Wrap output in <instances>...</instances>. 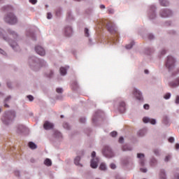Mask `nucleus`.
I'll return each instance as SVG.
<instances>
[{
    "label": "nucleus",
    "mask_w": 179,
    "mask_h": 179,
    "mask_svg": "<svg viewBox=\"0 0 179 179\" xmlns=\"http://www.w3.org/2000/svg\"><path fill=\"white\" fill-rule=\"evenodd\" d=\"M5 22L9 24H15V23H17V18L13 13H10L5 17Z\"/></svg>",
    "instance_id": "nucleus-1"
},
{
    "label": "nucleus",
    "mask_w": 179,
    "mask_h": 179,
    "mask_svg": "<svg viewBox=\"0 0 179 179\" xmlns=\"http://www.w3.org/2000/svg\"><path fill=\"white\" fill-rule=\"evenodd\" d=\"M102 153L105 157H114V152H113V150H111V148L108 145L104 146Z\"/></svg>",
    "instance_id": "nucleus-2"
},
{
    "label": "nucleus",
    "mask_w": 179,
    "mask_h": 179,
    "mask_svg": "<svg viewBox=\"0 0 179 179\" xmlns=\"http://www.w3.org/2000/svg\"><path fill=\"white\" fill-rule=\"evenodd\" d=\"M175 63H176V60L174 59V58H173V57L169 56L167 57L166 66L169 69V71H171V69H173V68H174Z\"/></svg>",
    "instance_id": "nucleus-3"
},
{
    "label": "nucleus",
    "mask_w": 179,
    "mask_h": 179,
    "mask_svg": "<svg viewBox=\"0 0 179 179\" xmlns=\"http://www.w3.org/2000/svg\"><path fill=\"white\" fill-rule=\"evenodd\" d=\"M92 159L91 160V167H92V169H97L99 159L95 158L96 157V152L93 151L92 152Z\"/></svg>",
    "instance_id": "nucleus-4"
},
{
    "label": "nucleus",
    "mask_w": 179,
    "mask_h": 179,
    "mask_svg": "<svg viewBox=\"0 0 179 179\" xmlns=\"http://www.w3.org/2000/svg\"><path fill=\"white\" fill-rule=\"evenodd\" d=\"M106 26L108 27V31H110V33H111V34H114L117 33V27H115V24H114V23L109 22H108Z\"/></svg>",
    "instance_id": "nucleus-5"
},
{
    "label": "nucleus",
    "mask_w": 179,
    "mask_h": 179,
    "mask_svg": "<svg viewBox=\"0 0 179 179\" xmlns=\"http://www.w3.org/2000/svg\"><path fill=\"white\" fill-rule=\"evenodd\" d=\"M35 51L38 54V55H41V57H44L45 55V50L44 48L40 45L35 47Z\"/></svg>",
    "instance_id": "nucleus-6"
},
{
    "label": "nucleus",
    "mask_w": 179,
    "mask_h": 179,
    "mask_svg": "<svg viewBox=\"0 0 179 179\" xmlns=\"http://www.w3.org/2000/svg\"><path fill=\"white\" fill-rule=\"evenodd\" d=\"M172 13L170 10H162L160 12V15L162 17H169V16H171Z\"/></svg>",
    "instance_id": "nucleus-7"
},
{
    "label": "nucleus",
    "mask_w": 179,
    "mask_h": 179,
    "mask_svg": "<svg viewBox=\"0 0 179 179\" xmlns=\"http://www.w3.org/2000/svg\"><path fill=\"white\" fill-rule=\"evenodd\" d=\"M138 159H140V164L141 166H145V155L142 153L137 154Z\"/></svg>",
    "instance_id": "nucleus-8"
},
{
    "label": "nucleus",
    "mask_w": 179,
    "mask_h": 179,
    "mask_svg": "<svg viewBox=\"0 0 179 179\" xmlns=\"http://www.w3.org/2000/svg\"><path fill=\"white\" fill-rule=\"evenodd\" d=\"M143 122H145V124H148V122H150L152 125H155V124H156V120L150 119L146 117L143 118Z\"/></svg>",
    "instance_id": "nucleus-9"
},
{
    "label": "nucleus",
    "mask_w": 179,
    "mask_h": 179,
    "mask_svg": "<svg viewBox=\"0 0 179 179\" xmlns=\"http://www.w3.org/2000/svg\"><path fill=\"white\" fill-rule=\"evenodd\" d=\"M43 128L45 129H52V128H54V124L48 121H46L43 124Z\"/></svg>",
    "instance_id": "nucleus-10"
},
{
    "label": "nucleus",
    "mask_w": 179,
    "mask_h": 179,
    "mask_svg": "<svg viewBox=\"0 0 179 179\" xmlns=\"http://www.w3.org/2000/svg\"><path fill=\"white\" fill-rule=\"evenodd\" d=\"M133 94L138 100H142V94H141V92H139V90L134 89Z\"/></svg>",
    "instance_id": "nucleus-11"
},
{
    "label": "nucleus",
    "mask_w": 179,
    "mask_h": 179,
    "mask_svg": "<svg viewBox=\"0 0 179 179\" xmlns=\"http://www.w3.org/2000/svg\"><path fill=\"white\" fill-rule=\"evenodd\" d=\"M64 34L67 37L72 36V28L71 27H67L64 29Z\"/></svg>",
    "instance_id": "nucleus-12"
},
{
    "label": "nucleus",
    "mask_w": 179,
    "mask_h": 179,
    "mask_svg": "<svg viewBox=\"0 0 179 179\" xmlns=\"http://www.w3.org/2000/svg\"><path fill=\"white\" fill-rule=\"evenodd\" d=\"M80 162V157L78 156L74 159V164L76 166H79L80 167H82V164L79 163Z\"/></svg>",
    "instance_id": "nucleus-13"
},
{
    "label": "nucleus",
    "mask_w": 179,
    "mask_h": 179,
    "mask_svg": "<svg viewBox=\"0 0 179 179\" xmlns=\"http://www.w3.org/2000/svg\"><path fill=\"white\" fill-rule=\"evenodd\" d=\"M120 113L125 112V102L122 101L120 103Z\"/></svg>",
    "instance_id": "nucleus-14"
},
{
    "label": "nucleus",
    "mask_w": 179,
    "mask_h": 179,
    "mask_svg": "<svg viewBox=\"0 0 179 179\" xmlns=\"http://www.w3.org/2000/svg\"><path fill=\"white\" fill-rule=\"evenodd\" d=\"M45 166H47L48 167H50V166H52V162H51V159L47 158L44 161Z\"/></svg>",
    "instance_id": "nucleus-15"
},
{
    "label": "nucleus",
    "mask_w": 179,
    "mask_h": 179,
    "mask_svg": "<svg viewBox=\"0 0 179 179\" xmlns=\"http://www.w3.org/2000/svg\"><path fill=\"white\" fill-rule=\"evenodd\" d=\"M10 46L15 50V51H19V45L16 43H10Z\"/></svg>",
    "instance_id": "nucleus-16"
},
{
    "label": "nucleus",
    "mask_w": 179,
    "mask_h": 179,
    "mask_svg": "<svg viewBox=\"0 0 179 179\" xmlns=\"http://www.w3.org/2000/svg\"><path fill=\"white\" fill-rule=\"evenodd\" d=\"M29 147L30 148V149H32V150L37 149V145H36L33 142L29 143Z\"/></svg>",
    "instance_id": "nucleus-17"
},
{
    "label": "nucleus",
    "mask_w": 179,
    "mask_h": 179,
    "mask_svg": "<svg viewBox=\"0 0 179 179\" xmlns=\"http://www.w3.org/2000/svg\"><path fill=\"white\" fill-rule=\"evenodd\" d=\"M159 2L162 6H169V1L166 0H160Z\"/></svg>",
    "instance_id": "nucleus-18"
},
{
    "label": "nucleus",
    "mask_w": 179,
    "mask_h": 179,
    "mask_svg": "<svg viewBox=\"0 0 179 179\" xmlns=\"http://www.w3.org/2000/svg\"><path fill=\"white\" fill-rule=\"evenodd\" d=\"M60 73L63 76H65V75H66V69L65 67H61L60 68Z\"/></svg>",
    "instance_id": "nucleus-19"
},
{
    "label": "nucleus",
    "mask_w": 179,
    "mask_h": 179,
    "mask_svg": "<svg viewBox=\"0 0 179 179\" xmlns=\"http://www.w3.org/2000/svg\"><path fill=\"white\" fill-rule=\"evenodd\" d=\"M159 179H166V173H164V170L160 171Z\"/></svg>",
    "instance_id": "nucleus-20"
},
{
    "label": "nucleus",
    "mask_w": 179,
    "mask_h": 179,
    "mask_svg": "<svg viewBox=\"0 0 179 179\" xmlns=\"http://www.w3.org/2000/svg\"><path fill=\"white\" fill-rule=\"evenodd\" d=\"M122 149L123 152H127L128 150H132V148H131L128 145H124Z\"/></svg>",
    "instance_id": "nucleus-21"
},
{
    "label": "nucleus",
    "mask_w": 179,
    "mask_h": 179,
    "mask_svg": "<svg viewBox=\"0 0 179 179\" xmlns=\"http://www.w3.org/2000/svg\"><path fill=\"white\" fill-rule=\"evenodd\" d=\"M146 134V129H143L138 131L139 136H143Z\"/></svg>",
    "instance_id": "nucleus-22"
},
{
    "label": "nucleus",
    "mask_w": 179,
    "mask_h": 179,
    "mask_svg": "<svg viewBox=\"0 0 179 179\" xmlns=\"http://www.w3.org/2000/svg\"><path fill=\"white\" fill-rule=\"evenodd\" d=\"M107 169V166H106V164L104 163H101L99 166V170H106Z\"/></svg>",
    "instance_id": "nucleus-23"
},
{
    "label": "nucleus",
    "mask_w": 179,
    "mask_h": 179,
    "mask_svg": "<svg viewBox=\"0 0 179 179\" xmlns=\"http://www.w3.org/2000/svg\"><path fill=\"white\" fill-rule=\"evenodd\" d=\"M9 100H10V96H8L5 100H4V107L6 108H8L9 107V105L8 104H6V103H8V101H9Z\"/></svg>",
    "instance_id": "nucleus-24"
},
{
    "label": "nucleus",
    "mask_w": 179,
    "mask_h": 179,
    "mask_svg": "<svg viewBox=\"0 0 179 179\" xmlns=\"http://www.w3.org/2000/svg\"><path fill=\"white\" fill-rule=\"evenodd\" d=\"M134 42H131L130 44L126 45V48L127 50H131V48H132V47L134 46Z\"/></svg>",
    "instance_id": "nucleus-25"
},
{
    "label": "nucleus",
    "mask_w": 179,
    "mask_h": 179,
    "mask_svg": "<svg viewBox=\"0 0 179 179\" xmlns=\"http://www.w3.org/2000/svg\"><path fill=\"white\" fill-rule=\"evenodd\" d=\"M164 99H166V100H169V99H170V97H171V94H170V93H167V94H166L165 95H164Z\"/></svg>",
    "instance_id": "nucleus-26"
},
{
    "label": "nucleus",
    "mask_w": 179,
    "mask_h": 179,
    "mask_svg": "<svg viewBox=\"0 0 179 179\" xmlns=\"http://www.w3.org/2000/svg\"><path fill=\"white\" fill-rule=\"evenodd\" d=\"M24 125H23V124H20L19 126H18V129H19V131H23V129H24Z\"/></svg>",
    "instance_id": "nucleus-27"
},
{
    "label": "nucleus",
    "mask_w": 179,
    "mask_h": 179,
    "mask_svg": "<svg viewBox=\"0 0 179 179\" xmlns=\"http://www.w3.org/2000/svg\"><path fill=\"white\" fill-rule=\"evenodd\" d=\"M85 34L86 37H89V29L87 28L85 29Z\"/></svg>",
    "instance_id": "nucleus-28"
},
{
    "label": "nucleus",
    "mask_w": 179,
    "mask_h": 179,
    "mask_svg": "<svg viewBox=\"0 0 179 179\" xmlns=\"http://www.w3.org/2000/svg\"><path fill=\"white\" fill-rule=\"evenodd\" d=\"M117 135V131H112L110 133V136H112V138H115V136Z\"/></svg>",
    "instance_id": "nucleus-29"
},
{
    "label": "nucleus",
    "mask_w": 179,
    "mask_h": 179,
    "mask_svg": "<svg viewBox=\"0 0 179 179\" xmlns=\"http://www.w3.org/2000/svg\"><path fill=\"white\" fill-rule=\"evenodd\" d=\"M27 99L29 100V101H33L34 100V97L31 95H28Z\"/></svg>",
    "instance_id": "nucleus-30"
},
{
    "label": "nucleus",
    "mask_w": 179,
    "mask_h": 179,
    "mask_svg": "<svg viewBox=\"0 0 179 179\" xmlns=\"http://www.w3.org/2000/svg\"><path fill=\"white\" fill-rule=\"evenodd\" d=\"M80 122H81V124H85V122H86V119L85 117H81L80 119Z\"/></svg>",
    "instance_id": "nucleus-31"
},
{
    "label": "nucleus",
    "mask_w": 179,
    "mask_h": 179,
    "mask_svg": "<svg viewBox=\"0 0 179 179\" xmlns=\"http://www.w3.org/2000/svg\"><path fill=\"white\" fill-rule=\"evenodd\" d=\"M64 128H65L66 129H69L70 127L69 124H68V123H64L63 124Z\"/></svg>",
    "instance_id": "nucleus-32"
},
{
    "label": "nucleus",
    "mask_w": 179,
    "mask_h": 179,
    "mask_svg": "<svg viewBox=\"0 0 179 179\" xmlns=\"http://www.w3.org/2000/svg\"><path fill=\"white\" fill-rule=\"evenodd\" d=\"M56 92H57V93H62V92H64V90H62V88H57Z\"/></svg>",
    "instance_id": "nucleus-33"
},
{
    "label": "nucleus",
    "mask_w": 179,
    "mask_h": 179,
    "mask_svg": "<svg viewBox=\"0 0 179 179\" xmlns=\"http://www.w3.org/2000/svg\"><path fill=\"white\" fill-rule=\"evenodd\" d=\"M30 3H32V5H36L37 3V0H29Z\"/></svg>",
    "instance_id": "nucleus-34"
},
{
    "label": "nucleus",
    "mask_w": 179,
    "mask_h": 179,
    "mask_svg": "<svg viewBox=\"0 0 179 179\" xmlns=\"http://www.w3.org/2000/svg\"><path fill=\"white\" fill-rule=\"evenodd\" d=\"M176 104H179V96H176V100H175Z\"/></svg>",
    "instance_id": "nucleus-35"
},
{
    "label": "nucleus",
    "mask_w": 179,
    "mask_h": 179,
    "mask_svg": "<svg viewBox=\"0 0 179 179\" xmlns=\"http://www.w3.org/2000/svg\"><path fill=\"white\" fill-rule=\"evenodd\" d=\"M170 159H171V157L170 155H167L166 157H165V162H169L170 160Z\"/></svg>",
    "instance_id": "nucleus-36"
},
{
    "label": "nucleus",
    "mask_w": 179,
    "mask_h": 179,
    "mask_svg": "<svg viewBox=\"0 0 179 179\" xmlns=\"http://www.w3.org/2000/svg\"><path fill=\"white\" fill-rule=\"evenodd\" d=\"M149 40H153L155 38V36L152 34L148 35Z\"/></svg>",
    "instance_id": "nucleus-37"
},
{
    "label": "nucleus",
    "mask_w": 179,
    "mask_h": 179,
    "mask_svg": "<svg viewBox=\"0 0 179 179\" xmlns=\"http://www.w3.org/2000/svg\"><path fill=\"white\" fill-rule=\"evenodd\" d=\"M110 169H112V170H114L116 167L115 164H110Z\"/></svg>",
    "instance_id": "nucleus-38"
},
{
    "label": "nucleus",
    "mask_w": 179,
    "mask_h": 179,
    "mask_svg": "<svg viewBox=\"0 0 179 179\" xmlns=\"http://www.w3.org/2000/svg\"><path fill=\"white\" fill-rule=\"evenodd\" d=\"M169 142H170V143H173V142H174V138L173 137H170L169 138Z\"/></svg>",
    "instance_id": "nucleus-39"
},
{
    "label": "nucleus",
    "mask_w": 179,
    "mask_h": 179,
    "mask_svg": "<svg viewBox=\"0 0 179 179\" xmlns=\"http://www.w3.org/2000/svg\"><path fill=\"white\" fill-rule=\"evenodd\" d=\"M47 17L48 19H51L52 17V14H51L50 13H48L47 15Z\"/></svg>",
    "instance_id": "nucleus-40"
},
{
    "label": "nucleus",
    "mask_w": 179,
    "mask_h": 179,
    "mask_svg": "<svg viewBox=\"0 0 179 179\" xmlns=\"http://www.w3.org/2000/svg\"><path fill=\"white\" fill-rule=\"evenodd\" d=\"M140 171H141L142 173H146V171H148V170L146 169L141 168Z\"/></svg>",
    "instance_id": "nucleus-41"
},
{
    "label": "nucleus",
    "mask_w": 179,
    "mask_h": 179,
    "mask_svg": "<svg viewBox=\"0 0 179 179\" xmlns=\"http://www.w3.org/2000/svg\"><path fill=\"white\" fill-rule=\"evenodd\" d=\"M154 153L155 155H156V156H159V150L157 149L154 150Z\"/></svg>",
    "instance_id": "nucleus-42"
},
{
    "label": "nucleus",
    "mask_w": 179,
    "mask_h": 179,
    "mask_svg": "<svg viewBox=\"0 0 179 179\" xmlns=\"http://www.w3.org/2000/svg\"><path fill=\"white\" fill-rule=\"evenodd\" d=\"M124 142V137H120V138H119V143H122Z\"/></svg>",
    "instance_id": "nucleus-43"
},
{
    "label": "nucleus",
    "mask_w": 179,
    "mask_h": 179,
    "mask_svg": "<svg viewBox=\"0 0 179 179\" xmlns=\"http://www.w3.org/2000/svg\"><path fill=\"white\" fill-rule=\"evenodd\" d=\"M143 107H144L145 110H149V104H145L143 106Z\"/></svg>",
    "instance_id": "nucleus-44"
},
{
    "label": "nucleus",
    "mask_w": 179,
    "mask_h": 179,
    "mask_svg": "<svg viewBox=\"0 0 179 179\" xmlns=\"http://www.w3.org/2000/svg\"><path fill=\"white\" fill-rule=\"evenodd\" d=\"M55 135L56 136H61V133L58 132V131H55Z\"/></svg>",
    "instance_id": "nucleus-45"
},
{
    "label": "nucleus",
    "mask_w": 179,
    "mask_h": 179,
    "mask_svg": "<svg viewBox=\"0 0 179 179\" xmlns=\"http://www.w3.org/2000/svg\"><path fill=\"white\" fill-rule=\"evenodd\" d=\"M100 8H101V9H106V6L101 4V5L100 6Z\"/></svg>",
    "instance_id": "nucleus-46"
},
{
    "label": "nucleus",
    "mask_w": 179,
    "mask_h": 179,
    "mask_svg": "<svg viewBox=\"0 0 179 179\" xmlns=\"http://www.w3.org/2000/svg\"><path fill=\"white\" fill-rule=\"evenodd\" d=\"M0 53L1 54H5V52L2 49H0Z\"/></svg>",
    "instance_id": "nucleus-47"
},
{
    "label": "nucleus",
    "mask_w": 179,
    "mask_h": 179,
    "mask_svg": "<svg viewBox=\"0 0 179 179\" xmlns=\"http://www.w3.org/2000/svg\"><path fill=\"white\" fill-rule=\"evenodd\" d=\"M176 149H179V144L178 143L176 144Z\"/></svg>",
    "instance_id": "nucleus-48"
},
{
    "label": "nucleus",
    "mask_w": 179,
    "mask_h": 179,
    "mask_svg": "<svg viewBox=\"0 0 179 179\" xmlns=\"http://www.w3.org/2000/svg\"><path fill=\"white\" fill-rule=\"evenodd\" d=\"M164 54H166V50H162V55H164Z\"/></svg>",
    "instance_id": "nucleus-49"
},
{
    "label": "nucleus",
    "mask_w": 179,
    "mask_h": 179,
    "mask_svg": "<svg viewBox=\"0 0 179 179\" xmlns=\"http://www.w3.org/2000/svg\"><path fill=\"white\" fill-rule=\"evenodd\" d=\"M52 74H53L52 71H50V76H48V77L51 78V76H52Z\"/></svg>",
    "instance_id": "nucleus-50"
},
{
    "label": "nucleus",
    "mask_w": 179,
    "mask_h": 179,
    "mask_svg": "<svg viewBox=\"0 0 179 179\" xmlns=\"http://www.w3.org/2000/svg\"><path fill=\"white\" fill-rule=\"evenodd\" d=\"M176 178L179 179V174L176 175Z\"/></svg>",
    "instance_id": "nucleus-51"
},
{
    "label": "nucleus",
    "mask_w": 179,
    "mask_h": 179,
    "mask_svg": "<svg viewBox=\"0 0 179 179\" xmlns=\"http://www.w3.org/2000/svg\"><path fill=\"white\" fill-rule=\"evenodd\" d=\"M144 72H145V73H149V71H148V70H145Z\"/></svg>",
    "instance_id": "nucleus-52"
},
{
    "label": "nucleus",
    "mask_w": 179,
    "mask_h": 179,
    "mask_svg": "<svg viewBox=\"0 0 179 179\" xmlns=\"http://www.w3.org/2000/svg\"><path fill=\"white\" fill-rule=\"evenodd\" d=\"M2 121L4 122V124H6V120L2 119Z\"/></svg>",
    "instance_id": "nucleus-53"
},
{
    "label": "nucleus",
    "mask_w": 179,
    "mask_h": 179,
    "mask_svg": "<svg viewBox=\"0 0 179 179\" xmlns=\"http://www.w3.org/2000/svg\"><path fill=\"white\" fill-rule=\"evenodd\" d=\"M56 15H57V16H58V15H59V13L57 12V13H56Z\"/></svg>",
    "instance_id": "nucleus-54"
},
{
    "label": "nucleus",
    "mask_w": 179,
    "mask_h": 179,
    "mask_svg": "<svg viewBox=\"0 0 179 179\" xmlns=\"http://www.w3.org/2000/svg\"><path fill=\"white\" fill-rule=\"evenodd\" d=\"M76 1H78V2H80V1H82V0H76Z\"/></svg>",
    "instance_id": "nucleus-55"
},
{
    "label": "nucleus",
    "mask_w": 179,
    "mask_h": 179,
    "mask_svg": "<svg viewBox=\"0 0 179 179\" xmlns=\"http://www.w3.org/2000/svg\"><path fill=\"white\" fill-rule=\"evenodd\" d=\"M1 111H2V109L0 108V113H1Z\"/></svg>",
    "instance_id": "nucleus-56"
},
{
    "label": "nucleus",
    "mask_w": 179,
    "mask_h": 179,
    "mask_svg": "<svg viewBox=\"0 0 179 179\" xmlns=\"http://www.w3.org/2000/svg\"><path fill=\"white\" fill-rule=\"evenodd\" d=\"M64 117V115H61V118H62Z\"/></svg>",
    "instance_id": "nucleus-57"
},
{
    "label": "nucleus",
    "mask_w": 179,
    "mask_h": 179,
    "mask_svg": "<svg viewBox=\"0 0 179 179\" xmlns=\"http://www.w3.org/2000/svg\"><path fill=\"white\" fill-rule=\"evenodd\" d=\"M150 19H153V17H150Z\"/></svg>",
    "instance_id": "nucleus-58"
},
{
    "label": "nucleus",
    "mask_w": 179,
    "mask_h": 179,
    "mask_svg": "<svg viewBox=\"0 0 179 179\" xmlns=\"http://www.w3.org/2000/svg\"><path fill=\"white\" fill-rule=\"evenodd\" d=\"M3 40H6V39L5 38V37H3Z\"/></svg>",
    "instance_id": "nucleus-59"
},
{
    "label": "nucleus",
    "mask_w": 179,
    "mask_h": 179,
    "mask_svg": "<svg viewBox=\"0 0 179 179\" xmlns=\"http://www.w3.org/2000/svg\"><path fill=\"white\" fill-rule=\"evenodd\" d=\"M155 14H153V17H155Z\"/></svg>",
    "instance_id": "nucleus-60"
},
{
    "label": "nucleus",
    "mask_w": 179,
    "mask_h": 179,
    "mask_svg": "<svg viewBox=\"0 0 179 179\" xmlns=\"http://www.w3.org/2000/svg\"><path fill=\"white\" fill-rule=\"evenodd\" d=\"M154 160V162H156V159H153Z\"/></svg>",
    "instance_id": "nucleus-61"
},
{
    "label": "nucleus",
    "mask_w": 179,
    "mask_h": 179,
    "mask_svg": "<svg viewBox=\"0 0 179 179\" xmlns=\"http://www.w3.org/2000/svg\"><path fill=\"white\" fill-rule=\"evenodd\" d=\"M8 87H9V83L8 84Z\"/></svg>",
    "instance_id": "nucleus-62"
}]
</instances>
